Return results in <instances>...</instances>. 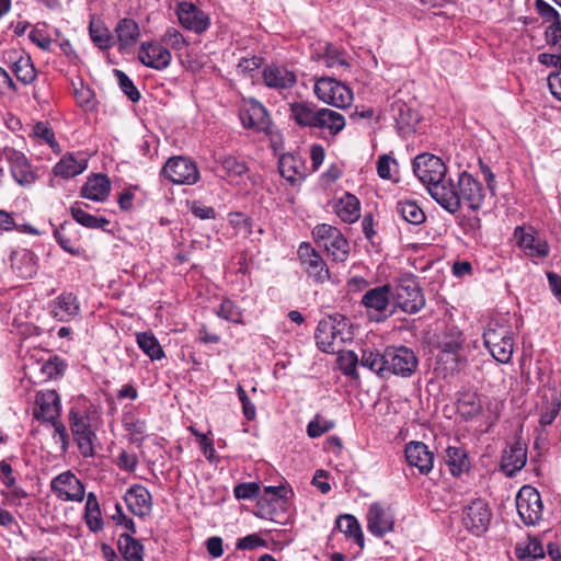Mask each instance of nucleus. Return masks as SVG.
Instances as JSON below:
<instances>
[{
  "instance_id": "obj_1",
  "label": "nucleus",
  "mask_w": 561,
  "mask_h": 561,
  "mask_svg": "<svg viewBox=\"0 0 561 561\" xmlns=\"http://www.w3.org/2000/svg\"><path fill=\"white\" fill-rule=\"evenodd\" d=\"M413 172L420 182L426 186L430 195L442 207H453L455 195L450 191L451 179L446 176L447 168L439 157L432 153H421L413 161Z\"/></svg>"
},
{
  "instance_id": "obj_2",
  "label": "nucleus",
  "mask_w": 561,
  "mask_h": 561,
  "mask_svg": "<svg viewBox=\"0 0 561 561\" xmlns=\"http://www.w3.org/2000/svg\"><path fill=\"white\" fill-rule=\"evenodd\" d=\"M290 116L301 127L328 129L336 135L345 126L344 117L330 108H318L310 102H294L290 104Z\"/></svg>"
},
{
  "instance_id": "obj_3",
  "label": "nucleus",
  "mask_w": 561,
  "mask_h": 561,
  "mask_svg": "<svg viewBox=\"0 0 561 561\" xmlns=\"http://www.w3.org/2000/svg\"><path fill=\"white\" fill-rule=\"evenodd\" d=\"M351 339L348 322L343 316H329L319 321L316 340L321 351L331 354L340 353Z\"/></svg>"
},
{
  "instance_id": "obj_4",
  "label": "nucleus",
  "mask_w": 561,
  "mask_h": 561,
  "mask_svg": "<svg viewBox=\"0 0 561 561\" xmlns=\"http://www.w3.org/2000/svg\"><path fill=\"white\" fill-rule=\"evenodd\" d=\"M485 347L495 360L508 364L514 353V339L511 327L504 319L492 320L483 333Z\"/></svg>"
},
{
  "instance_id": "obj_5",
  "label": "nucleus",
  "mask_w": 561,
  "mask_h": 561,
  "mask_svg": "<svg viewBox=\"0 0 561 561\" xmlns=\"http://www.w3.org/2000/svg\"><path fill=\"white\" fill-rule=\"evenodd\" d=\"M450 191L457 203L453 207H443L450 214L457 213L462 203L472 210L480 209L483 204L484 194L481 183L466 171L459 174L457 183L450 181Z\"/></svg>"
},
{
  "instance_id": "obj_6",
  "label": "nucleus",
  "mask_w": 561,
  "mask_h": 561,
  "mask_svg": "<svg viewBox=\"0 0 561 561\" xmlns=\"http://www.w3.org/2000/svg\"><path fill=\"white\" fill-rule=\"evenodd\" d=\"M314 242L323 248L335 263H344L350 256L351 247L343 233L334 226L319 224L312 230Z\"/></svg>"
},
{
  "instance_id": "obj_7",
  "label": "nucleus",
  "mask_w": 561,
  "mask_h": 561,
  "mask_svg": "<svg viewBox=\"0 0 561 561\" xmlns=\"http://www.w3.org/2000/svg\"><path fill=\"white\" fill-rule=\"evenodd\" d=\"M370 320L383 321L394 312L392 287L389 284L368 289L362 297Z\"/></svg>"
},
{
  "instance_id": "obj_8",
  "label": "nucleus",
  "mask_w": 561,
  "mask_h": 561,
  "mask_svg": "<svg viewBox=\"0 0 561 561\" xmlns=\"http://www.w3.org/2000/svg\"><path fill=\"white\" fill-rule=\"evenodd\" d=\"M516 508L525 525H538L543 516V503L537 489L531 485L522 486L516 495Z\"/></svg>"
},
{
  "instance_id": "obj_9",
  "label": "nucleus",
  "mask_w": 561,
  "mask_h": 561,
  "mask_svg": "<svg viewBox=\"0 0 561 561\" xmlns=\"http://www.w3.org/2000/svg\"><path fill=\"white\" fill-rule=\"evenodd\" d=\"M313 90L319 100L339 108L350 106L353 101L351 89L330 77H323L317 80Z\"/></svg>"
},
{
  "instance_id": "obj_10",
  "label": "nucleus",
  "mask_w": 561,
  "mask_h": 561,
  "mask_svg": "<svg viewBox=\"0 0 561 561\" xmlns=\"http://www.w3.org/2000/svg\"><path fill=\"white\" fill-rule=\"evenodd\" d=\"M492 520V511L486 501L474 499L463 506L461 524L472 535L481 536Z\"/></svg>"
},
{
  "instance_id": "obj_11",
  "label": "nucleus",
  "mask_w": 561,
  "mask_h": 561,
  "mask_svg": "<svg viewBox=\"0 0 561 561\" xmlns=\"http://www.w3.org/2000/svg\"><path fill=\"white\" fill-rule=\"evenodd\" d=\"M387 364V376L396 375L403 378L412 376L417 366L419 359L414 352L405 346H389L385 350Z\"/></svg>"
},
{
  "instance_id": "obj_12",
  "label": "nucleus",
  "mask_w": 561,
  "mask_h": 561,
  "mask_svg": "<svg viewBox=\"0 0 561 561\" xmlns=\"http://www.w3.org/2000/svg\"><path fill=\"white\" fill-rule=\"evenodd\" d=\"M394 308L398 307L407 313H416L425 306V298L414 279L401 280L392 289Z\"/></svg>"
},
{
  "instance_id": "obj_13",
  "label": "nucleus",
  "mask_w": 561,
  "mask_h": 561,
  "mask_svg": "<svg viewBox=\"0 0 561 561\" xmlns=\"http://www.w3.org/2000/svg\"><path fill=\"white\" fill-rule=\"evenodd\" d=\"M164 176L174 184H195L199 180L197 165L184 157L170 158L162 169Z\"/></svg>"
},
{
  "instance_id": "obj_14",
  "label": "nucleus",
  "mask_w": 561,
  "mask_h": 561,
  "mask_svg": "<svg viewBox=\"0 0 561 561\" xmlns=\"http://www.w3.org/2000/svg\"><path fill=\"white\" fill-rule=\"evenodd\" d=\"M53 493L65 502H82L84 499V485L71 472L65 471L51 480Z\"/></svg>"
},
{
  "instance_id": "obj_15",
  "label": "nucleus",
  "mask_w": 561,
  "mask_h": 561,
  "mask_svg": "<svg viewBox=\"0 0 561 561\" xmlns=\"http://www.w3.org/2000/svg\"><path fill=\"white\" fill-rule=\"evenodd\" d=\"M514 237L517 245L531 259H545L550 253L546 239L541 238L533 228L516 227Z\"/></svg>"
},
{
  "instance_id": "obj_16",
  "label": "nucleus",
  "mask_w": 561,
  "mask_h": 561,
  "mask_svg": "<svg viewBox=\"0 0 561 561\" xmlns=\"http://www.w3.org/2000/svg\"><path fill=\"white\" fill-rule=\"evenodd\" d=\"M297 253L307 274L312 277L314 282L322 284L330 279L327 263L310 243H301Z\"/></svg>"
},
{
  "instance_id": "obj_17",
  "label": "nucleus",
  "mask_w": 561,
  "mask_h": 561,
  "mask_svg": "<svg viewBox=\"0 0 561 561\" xmlns=\"http://www.w3.org/2000/svg\"><path fill=\"white\" fill-rule=\"evenodd\" d=\"M240 119L243 127L266 131L271 126V119L266 108L256 100H243L240 108Z\"/></svg>"
},
{
  "instance_id": "obj_18",
  "label": "nucleus",
  "mask_w": 561,
  "mask_h": 561,
  "mask_svg": "<svg viewBox=\"0 0 561 561\" xmlns=\"http://www.w3.org/2000/svg\"><path fill=\"white\" fill-rule=\"evenodd\" d=\"M60 415V398L56 390L39 391L35 398L33 416L41 422H53Z\"/></svg>"
},
{
  "instance_id": "obj_19",
  "label": "nucleus",
  "mask_w": 561,
  "mask_h": 561,
  "mask_svg": "<svg viewBox=\"0 0 561 561\" xmlns=\"http://www.w3.org/2000/svg\"><path fill=\"white\" fill-rule=\"evenodd\" d=\"M139 61L146 67L163 70L172 59L171 53L158 42H145L138 51Z\"/></svg>"
},
{
  "instance_id": "obj_20",
  "label": "nucleus",
  "mask_w": 561,
  "mask_h": 561,
  "mask_svg": "<svg viewBox=\"0 0 561 561\" xmlns=\"http://www.w3.org/2000/svg\"><path fill=\"white\" fill-rule=\"evenodd\" d=\"M176 14L181 25L197 34L205 32L209 26V18L192 2L179 3Z\"/></svg>"
},
{
  "instance_id": "obj_21",
  "label": "nucleus",
  "mask_w": 561,
  "mask_h": 561,
  "mask_svg": "<svg viewBox=\"0 0 561 561\" xmlns=\"http://www.w3.org/2000/svg\"><path fill=\"white\" fill-rule=\"evenodd\" d=\"M70 428L78 443L80 453L84 457L93 456L92 440L95 436L89 420L76 411L70 412Z\"/></svg>"
},
{
  "instance_id": "obj_22",
  "label": "nucleus",
  "mask_w": 561,
  "mask_h": 561,
  "mask_svg": "<svg viewBox=\"0 0 561 561\" xmlns=\"http://www.w3.org/2000/svg\"><path fill=\"white\" fill-rule=\"evenodd\" d=\"M124 501L135 516L146 517L152 511V496L141 484L130 486L124 495Z\"/></svg>"
},
{
  "instance_id": "obj_23",
  "label": "nucleus",
  "mask_w": 561,
  "mask_h": 561,
  "mask_svg": "<svg viewBox=\"0 0 561 561\" xmlns=\"http://www.w3.org/2000/svg\"><path fill=\"white\" fill-rule=\"evenodd\" d=\"M393 516L378 503L370 505L367 513V528L376 537H382L393 529Z\"/></svg>"
},
{
  "instance_id": "obj_24",
  "label": "nucleus",
  "mask_w": 561,
  "mask_h": 561,
  "mask_svg": "<svg viewBox=\"0 0 561 561\" xmlns=\"http://www.w3.org/2000/svg\"><path fill=\"white\" fill-rule=\"evenodd\" d=\"M405 458L410 466L415 467L423 474L433 469L434 456L422 442H410L405 446Z\"/></svg>"
},
{
  "instance_id": "obj_25",
  "label": "nucleus",
  "mask_w": 561,
  "mask_h": 561,
  "mask_svg": "<svg viewBox=\"0 0 561 561\" xmlns=\"http://www.w3.org/2000/svg\"><path fill=\"white\" fill-rule=\"evenodd\" d=\"M264 83L272 89H290L295 85L296 75L285 66L272 64L263 70Z\"/></svg>"
},
{
  "instance_id": "obj_26",
  "label": "nucleus",
  "mask_w": 561,
  "mask_h": 561,
  "mask_svg": "<svg viewBox=\"0 0 561 561\" xmlns=\"http://www.w3.org/2000/svg\"><path fill=\"white\" fill-rule=\"evenodd\" d=\"M111 191V182L104 174H93L88 178L81 188V196L93 202H104Z\"/></svg>"
},
{
  "instance_id": "obj_27",
  "label": "nucleus",
  "mask_w": 561,
  "mask_h": 561,
  "mask_svg": "<svg viewBox=\"0 0 561 561\" xmlns=\"http://www.w3.org/2000/svg\"><path fill=\"white\" fill-rule=\"evenodd\" d=\"M526 460V446L520 442H516L507 450H505L502 458V469L507 476L512 477L524 468Z\"/></svg>"
},
{
  "instance_id": "obj_28",
  "label": "nucleus",
  "mask_w": 561,
  "mask_h": 561,
  "mask_svg": "<svg viewBox=\"0 0 561 561\" xmlns=\"http://www.w3.org/2000/svg\"><path fill=\"white\" fill-rule=\"evenodd\" d=\"M79 304L72 294H62L50 305V312L59 321H69L79 313Z\"/></svg>"
},
{
  "instance_id": "obj_29",
  "label": "nucleus",
  "mask_w": 561,
  "mask_h": 561,
  "mask_svg": "<svg viewBox=\"0 0 561 561\" xmlns=\"http://www.w3.org/2000/svg\"><path fill=\"white\" fill-rule=\"evenodd\" d=\"M115 33L119 50H125L135 46L140 36L139 26L133 19L121 20L115 27Z\"/></svg>"
},
{
  "instance_id": "obj_30",
  "label": "nucleus",
  "mask_w": 561,
  "mask_h": 561,
  "mask_svg": "<svg viewBox=\"0 0 561 561\" xmlns=\"http://www.w3.org/2000/svg\"><path fill=\"white\" fill-rule=\"evenodd\" d=\"M88 167V160L78 158L73 153L65 154L54 167V173L64 179H70L81 174Z\"/></svg>"
},
{
  "instance_id": "obj_31",
  "label": "nucleus",
  "mask_w": 561,
  "mask_h": 561,
  "mask_svg": "<svg viewBox=\"0 0 561 561\" xmlns=\"http://www.w3.org/2000/svg\"><path fill=\"white\" fill-rule=\"evenodd\" d=\"M445 462L455 477L461 476L470 468V461L466 450L461 447L449 446L445 450Z\"/></svg>"
},
{
  "instance_id": "obj_32",
  "label": "nucleus",
  "mask_w": 561,
  "mask_h": 561,
  "mask_svg": "<svg viewBox=\"0 0 561 561\" xmlns=\"http://www.w3.org/2000/svg\"><path fill=\"white\" fill-rule=\"evenodd\" d=\"M336 215L345 222H354L360 215V203L358 198L345 193L335 205Z\"/></svg>"
},
{
  "instance_id": "obj_33",
  "label": "nucleus",
  "mask_w": 561,
  "mask_h": 561,
  "mask_svg": "<svg viewBox=\"0 0 561 561\" xmlns=\"http://www.w3.org/2000/svg\"><path fill=\"white\" fill-rule=\"evenodd\" d=\"M12 59L11 70L16 79L23 84L32 83L36 78V69L30 56L18 55Z\"/></svg>"
},
{
  "instance_id": "obj_34",
  "label": "nucleus",
  "mask_w": 561,
  "mask_h": 561,
  "mask_svg": "<svg viewBox=\"0 0 561 561\" xmlns=\"http://www.w3.org/2000/svg\"><path fill=\"white\" fill-rule=\"evenodd\" d=\"M118 551L126 561H142L144 546L130 534H122L117 541Z\"/></svg>"
},
{
  "instance_id": "obj_35",
  "label": "nucleus",
  "mask_w": 561,
  "mask_h": 561,
  "mask_svg": "<svg viewBox=\"0 0 561 561\" xmlns=\"http://www.w3.org/2000/svg\"><path fill=\"white\" fill-rule=\"evenodd\" d=\"M457 409L462 417L471 420L481 414L483 409L482 400L474 392H462L458 399Z\"/></svg>"
},
{
  "instance_id": "obj_36",
  "label": "nucleus",
  "mask_w": 561,
  "mask_h": 561,
  "mask_svg": "<svg viewBox=\"0 0 561 561\" xmlns=\"http://www.w3.org/2000/svg\"><path fill=\"white\" fill-rule=\"evenodd\" d=\"M84 520L88 528L92 533H98L103 529V519L98 497L94 493L90 492L87 495L84 507Z\"/></svg>"
},
{
  "instance_id": "obj_37",
  "label": "nucleus",
  "mask_w": 561,
  "mask_h": 561,
  "mask_svg": "<svg viewBox=\"0 0 561 561\" xmlns=\"http://www.w3.org/2000/svg\"><path fill=\"white\" fill-rule=\"evenodd\" d=\"M11 266L16 271L20 277H31L36 271L34 254L27 250L12 252Z\"/></svg>"
},
{
  "instance_id": "obj_38",
  "label": "nucleus",
  "mask_w": 561,
  "mask_h": 561,
  "mask_svg": "<svg viewBox=\"0 0 561 561\" xmlns=\"http://www.w3.org/2000/svg\"><path fill=\"white\" fill-rule=\"evenodd\" d=\"M136 341L139 348L151 359L159 360L164 357V352L151 332H140L136 334Z\"/></svg>"
},
{
  "instance_id": "obj_39",
  "label": "nucleus",
  "mask_w": 561,
  "mask_h": 561,
  "mask_svg": "<svg viewBox=\"0 0 561 561\" xmlns=\"http://www.w3.org/2000/svg\"><path fill=\"white\" fill-rule=\"evenodd\" d=\"M515 552L518 559L525 561H536L545 557L542 542L537 537H529L526 542L518 543Z\"/></svg>"
},
{
  "instance_id": "obj_40",
  "label": "nucleus",
  "mask_w": 561,
  "mask_h": 561,
  "mask_svg": "<svg viewBox=\"0 0 561 561\" xmlns=\"http://www.w3.org/2000/svg\"><path fill=\"white\" fill-rule=\"evenodd\" d=\"M360 366L368 368L379 377H387V364L385 352L382 354L369 350H364L360 356Z\"/></svg>"
},
{
  "instance_id": "obj_41",
  "label": "nucleus",
  "mask_w": 561,
  "mask_h": 561,
  "mask_svg": "<svg viewBox=\"0 0 561 561\" xmlns=\"http://www.w3.org/2000/svg\"><path fill=\"white\" fill-rule=\"evenodd\" d=\"M397 213L409 224L421 225L425 220V214L414 201H400L397 204Z\"/></svg>"
},
{
  "instance_id": "obj_42",
  "label": "nucleus",
  "mask_w": 561,
  "mask_h": 561,
  "mask_svg": "<svg viewBox=\"0 0 561 561\" xmlns=\"http://www.w3.org/2000/svg\"><path fill=\"white\" fill-rule=\"evenodd\" d=\"M336 526L341 533L353 537L356 543L364 548V535L358 520L353 515L340 516L336 520Z\"/></svg>"
},
{
  "instance_id": "obj_43",
  "label": "nucleus",
  "mask_w": 561,
  "mask_h": 561,
  "mask_svg": "<svg viewBox=\"0 0 561 561\" xmlns=\"http://www.w3.org/2000/svg\"><path fill=\"white\" fill-rule=\"evenodd\" d=\"M11 173L14 180L21 185H30L35 181L31 165L23 154L16 156L13 159Z\"/></svg>"
},
{
  "instance_id": "obj_44",
  "label": "nucleus",
  "mask_w": 561,
  "mask_h": 561,
  "mask_svg": "<svg viewBox=\"0 0 561 561\" xmlns=\"http://www.w3.org/2000/svg\"><path fill=\"white\" fill-rule=\"evenodd\" d=\"M216 162L224 172V176L228 179L241 176L248 171V167L244 161L230 154L218 157Z\"/></svg>"
},
{
  "instance_id": "obj_45",
  "label": "nucleus",
  "mask_w": 561,
  "mask_h": 561,
  "mask_svg": "<svg viewBox=\"0 0 561 561\" xmlns=\"http://www.w3.org/2000/svg\"><path fill=\"white\" fill-rule=\"evenodd\" d=\"M71 215L73 219L83 227L91 229H104L108 226L110 221L104 217H95L91 214H88L83 210L79 203H76L71 209Z\"/></svg>"
},
{
  "instance_id": "obj_46",
  "label": "nucleus",
  "mask_w": 561,
  "mask_h": 561,
  "mask_svg": "<svg viewBox=\"0 0 561 561\" xmlns=\"http://www.w3.org/2000/svg\"><path fill=\"white\" fill-rule=\"evenodd\" d=\"M216 314L229 322L243 324V312L239 306H237L230 299H224L219 307L216 309Z\"/></svg>"
},
{
  "instance_id": "obj_47",
  "label": "nucleus",
  "mask_w": 561,
  "mask_h": 561,
  "mask_svg": "<svg viewBox=\"0 0 561 561\" xmlns=\"http://www.w3.org/2000/svg\"><path fill=\"white\" fill-rule=\"evenodd\" d=\"M320 59L328 68H346L348 67L347 61L341 55L339 49L332 44H325L324 53L320 56Z\"/></svg>"
},
{
  "instance_id": "obj_48",
  "label": "nucleus",
  "mask_w": 561,
  "mask_h": 561,
  "mask_svg": "<svg viewBox=\"0 0 561 561\" xmlns=\"http://www.w3.org/2000/svg\"><path fill=\"white\" fill-rule=\"evenodd\" d=\"M114 75L118 81L121 90L128 96L131 102H138L140 100V92L135 87L134 82L122 70L115 69Z\"/></svg>"
},
{
  "instance_id": "obj_49",
  "label": "nucleus",
  "mask_w": 561,
  "mask_h": 561,
  "mask_svg": "<svg viewBox=\"0 0 561 561\" xmlns=\"http://www.w3.org/2000/svg\"><path fill=\"white\" fill-rule=\"evenodd\" d=\"M561 410V399L559 397L552 398L540 411L539 423L541 426H547L553 423Z\"/></svg>"
},
{
  "instance_id": "obj_50",
  "label": "nucleus",
  "mask_w": 561,
  "mask_h": 561,
  "mask_svg": "<svg viewBox=\"0 0 561 561\" xmlns=\"http://www.w3.org/2000/svg\"><path fill=\"white\" fill-rule=\"evenodd\" d=\"M296 163L297 161L293 156H283L279 159V172L283 178L291 183L297 180V175L301 176L299 167Z\"/></svg>"
},
{
  "instance_id": "obj_51",
  "label": "nucleus",
  "mask_w": 561,
  "mask_h": 561,
  "mask_svg": "<svg viewBox=\"0 0 561 561\" xmlns=\"http://www.w3.org/2000/svg\"><path fill=\"white\" fill-rule=\"evenodd\" d=\"M340 367L344 375L350 377H358L356 367L360 365V357L354 351H347L339 358Z\"/></svg>"
},
{
  "instance_id": "obj_52",
  "label": "nucleus",
  "mask_w": 561,
  "mask_h": 561,
  "mask_svg": "<svg viewBox=\"0 0 561 561\" xmlns=\"http://www.w3.org/2000/svg\"><path fill=\"white\" fill-rule=\"evenodd\" d=\"M66 367L64 360L55 356L43 363L41 371L46 378L53 379L62 376Z\"/></svg>"
},
{
  "instance_id": "obj_53",
  "label": "nucleus",
  "mask_w": 561,
  "mask_h": 561,
  "mask_svg": "<svg viewBox=\"0 0 561 561\" xmlns=\"http://www.w3.org/2000/svg\"><path fill=\"white\" fill-rule=\"evenodd\" d=\"M90 36L92 42L100 48H108L113 45V37L107 28L90 24Z\"/></svg>"
},
{
  "instance_id": "obj_54",
  "label": "nucleus",
  "mask_w": 561,
  "mask_h": 561,
  "mask_svg": "<svg viewBox=\"0 0 561 561\" xmlns=\"http://www.w3.org/2000/svg\"><path fill=\"white\" fill-rule=\"evenodd\" d=\"M261 488L256 482L239 483L233 489L238 500H254L261 495Z\"/></svg>"
},
{
  "instance_id": "obj_55",
  "label": "nucleus",
  "mask_w": 561,
  "mask_h": 561,
  "mask_svg": "<svg viewBox=\"0 0 561 561\" xmlns=\"http://www.w3.org/2000/svg\"><path fill=\"white\" fill-rule=\"evenodd\" d=\"M334 427V422L330 420H325L317 415L314 420H312L307 427V433L310 437H319L324 433L331 431Z\"/></svg>"
},
{
  "instance_id": "obj_56",
  "label": "nucleus",
  "mask_w": 561,
  "mask_h": 561,
  "mask_svg": "<svg viewBox=\"0 0 561 561\" xmlns=\"http://www.w3.org/2000/svg\"><path fill=\"white\" fill-rule=\"evenodd\" d=\"M535 8L546 23L553 24L560 19L559 12L545 0H536Z\"/></svg>"
},
{
  "instance_id": "obj_57",
  "label": "nucleus",
  "mask_w": 561,
  "mask_h": 561,
  "mask_svg": "<svg viewBox=\"0 0 561 561\" xmlns=\"http://www.w3.org/2000/svg\"><path fill=\"white\" fill-rule=\"evenodd\" d=\"M75 99L77 104L82 108H91L92 102L94 98L93 91L85 87L83 83H80L79 87H75Z\"/></svg>"
},
{
  "instance_id": "obj_58",
  "label": "nucleus",
  "mask_w": 561,
  "mask_h": 561,
  "mask_svg": "<svg viewBox=\"0 0 561 561\" xmlns=\"http://www.w3.org/2000/svg\"><path fill=\"white\" fill-rule=\"evenodd\" d=\"M162 41L175 50H181L186 46L183 35L174 27H169L162 36Z\"/></svg>"
},
{
  "instance_id": "obj_59",
  "label": "nucleus",
  "mask_w": 561,
  "mask_h": 561,
  "mask_svg": "<svg viewBox=\"0 0 561 561\" xmlns=\"http://www.w3.org/2000/svg\"><path fill=\"white\" fill-rule=\"evenodd\" d=\"M237 393L242 404V413L244 417L249 421L254 420L256 416V408L240 385L237 387Z\"/></svg>"
},
{
  "instance_id": "obj_60",
  "label": "nucleus",
  "mask_w": 561,
  "mask_h": 561,
  "mask_svg": "<svg viewBox=\"0 0 561 561\" xmlns=\"http://www.w3.org/2000/svg\"><path fill=\"white\" fill-rule=\"evenodd\" d=\"M462 340L459 337L445 341L442 346L440 360H448L451 357L453 360H458V352L461 348Z\"/></svg>"
},
{
  "instance_id": "obj_61",
  "label": "nucleus",
  "mask_w": 561,
  "mask_h": 561,
  "mask_svg": "<svg viewBox=\"0 0 561 561\" xmlns=\"http://www.w3.org/2000/svg\"><path fill=\"white\" fill-rule=\"evenodd\" d=\"M545 38L548 45L561 48V18L546 27Z\"/></svg>"
},
{
  "instance_id": "obj_62",
  "label": "nucleus",
  "mask_w": 561,
  "mask_h": 561,
  "mask_svg": "<svg viewBox=\"0 0 561 561\" xmlns=\"http://www.w3.org/2000/svg\"><path fill=\"white\" fill-rule=\"evenodd\" d=\"M262 64V59L256 56H252L249 58H242L238 64V72L245 76L252 77L253 72H255Z\"/></svg>"
},
{
  "instance_id": "obj_63",
  "label": "nucleus",
  "mask_w": 561,
  "mask_h": 561,
  "mask_svg": "<svg viewBox=\"0 0 561 561\" xmlns=\"http://www.w3.org/2000/svg\"><path fill=\"white\" fill-rule=\"evenodd\" d=\"M287 489L284 485L265 486L263 494L260 495V502H275L285 499Z\"/></svg>"
},
{
  "instance_id": "obj_64",
  "label": "nucleus",
  "mask_w": 561,
  "mask_h": 561,
  "mask_svg": "<svg viewBox=\"0 0 561 561\" xmlns=\"http://www.w3.org/2000/svg\"><path fill=\"white\" fill-rule=\"evenodd\" d=\"M266 541L256 534L248 535L238 539L236 547L240 550H252L257 547H265Z\"/></svg>"
}]
</instances>
